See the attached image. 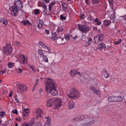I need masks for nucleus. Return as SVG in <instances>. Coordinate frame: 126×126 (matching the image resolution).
<instances>
[{"instance_id":"58836bf2","label":"nucleus","mask_w":126,"mask_h":126,"mask_svg":"<svg viewBox=\"0 0 126 126\" xmlns=\"http://www.w3.org/2000/svg\"><path fill=\"white\" fill-rule=\"evenodd\" d=\"M41 6L42 8L44 9V10L47 9V6L44 3H41Z\"/></svg>"},{"instance_id":"c85d7f7f","label":"nucleus","mask_w":126,"mask_h":126,"mask_svg":"<svg viewBox=\"0 0 126 126\" xmlns=\"http://www.w3.org/2000/svg\"><path fill=\"white\" fill-rule=\"evenodd\" d=\"M56 4V3L55 2H52L49 5V10L50 11H51V8L54 6H55V4Z\"/></svg>"},{"instance_id":"8fccbe9b","label":"nucleus","mask_w":126,"mask_h":126,"mask_svg":"<svg viewBox=\"0 0 126 126\" xmlns=\"http://www.w3.org/2000/svg\"><path fill=\"white\" fill-rule=\"evenodd\" d=\"M5 113L3 111H1L0 112V116L2 117L4 115Z\"/></svg>"},{"instance_id":"a878e982","label":"nucleus","mask_w":126,"mask_h":126,"mask_svg":"<svg viewBox=\"0 0 126 126\" xmlns=\"http://www.w3.org/2000/svg\"><path fill=\"white\" fill-rule=\"evenodd\" d=\"M103 23L104 25L107 27L110 24L111 22L109 20H105L104 21Z\"/></svg>"},{"instance_id":"09e8293b","label":"nucleus","mask_w":126,"mask_h":126,"mask_svg":"<svg viewBox=\"0 0 126 126\" xmlns=\"http://www.w3.org/2000/svg\"><path fill=\"white\" fill-rule=\"evenodd\" d=\"M62 4L63 7V8H64L66 9L67 8L68 5L67 4L64 3V5H65V6H64L63 4Z\"/></svg>"},{"instance_id":"c756f323","label":"nucleus","mask_w":126,"mask_h":126,"mask_svg":"<svg viewBox=\"0 0 126 126\" xmlns=\"http://www.w3.org/2000/svg\"><path fill=\"white\" fill-rule=\"evenodd\" d=\"M29 114V110L28 109H24V111L23 112V114L25 116H27Z\"/></svg>"},{"instance_id":"2f4dec72","label":"nucleus","mask_w":126,"mask_h":126,"mask_svg":"<svg viewBox=\"0 0 126 126\" xmlns=\"http://www.w3.org/2000/svg\"><path fill=\"white\" fill-rule=\"evenodd\" d=\"M116 102H121L122 101L123 97L119 96H116Z\"/></svg>"},{"instance_id":"f704fd0d","label":"nucleus","mask_w":126,"mask_h":126,"mask_svg":"<svg viewBox=\"0 0 126 126\" xmlns=\"http://www.w3.org/2000/svg\"><path fill=\"white\" fill-rule=\"evenodd\" d=\"M14 63L12 62H9L8 63V65L10 68H12L14 66Z\"/></svg>"},{"instance_id":"bf43d9fd","label":"nucleus","mask_w":126,"mask_h":126,"mask_svg":"<svg viewBox=\"0 0 126 126\" xmlns=\"http://www.w3.org/2000/svg\"><path fill=\"white\" fill-rule=\"evenodd\" d=\"M37 126H42L41 123L39 122H38L37 123Z\"/></svg>"},{"instance_id":"4be33fe9","label":"nucleus","mask_w":126,"mask_h":126,"mask_svg":"<svg viewBox=\"0 0 126 126\" xmlns=\"http://www.w3.org/2000/svg\"><path fill=\"white\" fill-rule=\"evenodd\" d=\"M21 58L22 59V62L23 63H27V57L24 55H21Z\"/></svg>"},{"instance_id":"aec40b11","label":"nucleus","mask_w":126,"mask_h":126,"mask_svg":"<svg viewBox=\"0 0 126 126\" xmlns=\"http://www.w3.org/2000/svg\"><path fill=\"white\" fill-rule=\"evenodd\" d=\"M115 96H111L108 97V100L110 102H116Z\"/></svg>"},{"instance_id":"9b49d317","label":"nucleus","mask_w":126,"mask_h":126,"mask_svg":"<svg viewBox=\"0 0 126 126\" xmlns=\"http://www.w3.org/2000/svg\"><path fill=\"white\" fill-rule=\"evenodd\" d=\"M10 10L12 15L14 16H16L18 10V9L17 7L14 6H13L10 8Z\"/></svg>"},{"instance_id":"0eeeda50","label":"nucleus","mask_w":126,"mask_h":126,"mask_svg":"<svg viewBox=\"0 0 126 126\" xmlns=\"http://www.w3.org/2000/svg\"><path fill=\"white\" fill-rule=\"evenodd\" d=\"M4 52L6 54L11 53L12 50L11 45L10 44H9L6 47H4Z\"/></svg>"},{"instance_id":"69168bd1","label":"nucleus","mask_w":126,"mask_h":126,"mask_svg":"<svg viewBox=\"0 0 126 126\" xmlns=\"http://www.w3.org/2000/svg\"><path fill=\"white\" fill-rule=\"evenodd\" d=\"M89 18L92 21L93 20V18L91 16L89 17Z\"/></svg>"},{"instance_id":"c9c22d12","label":"nucleus","mask_w":126,"mask_h":126,"mask_svg":"<svg viewBox=\"0 0 126 126\" xmlns=\"http://www.w3.org/2000/svg\"><path fill=\"white\" fill-rule=\"evenodd\" d=\"M100 1V0H92V3L93 4H94L96 3H98Z\"/></svg>"},{"instance_id":"864d4df0","label":"nucleus","mask_w":126,"mask_h":126,"mask_svg":"<svg viewBox=\"0 0 126 126\" xmlns=\"http://www.w3.org/2000/svg\"><path fill=\"white\" fill-rule=\"evenodd\" d=\"M94 93L96 94L97 95H100V94L99 93V91L97 89L96 90V91Z\"/></svg>"},{"instance_id":"680f3d73","label":"nucleus","mask_w":126,"mask_h":126,"mask_svg":"<svg viewBox=\"0 0 126 126\" xmlns=\"http://www.w3.org/2000/svg\"><path fill=\"white\" fill-rule=\"evenodd\" d=\"M42 25H40L39 24L37 25V27L39 28H41L42 27Z\"/></svg>"},{"instance_id":"338daca9","label":"nucleus","mask_w":126,"mask_h":126,"mask_svg":"<svg viewBox=\"0 0 126 126\" xmlns=\"http://www.w3.org/2000/svg\"><path fill=\"white\" fill-rule=\"evenodd\" d=\"M119 43V42L117 41L115 42V43H114V44L115 45H118Z\"/></svg>"},{"instance_id":"e433bc0d","label":"nucleus","mask_w":126,"mask_h":126,"mask_svg":"<svg viewBox=\"0 0 126 126\" xmlns=\"http://www.w3.org/2000/svg\"><path fill=\"white\" fill-rule=\"evenodd\" d=\"M92 39L91 37H90L89 38L88 41L87 42V43L88 45V46H89L91 44V43L92 42Z\"/></svg>"},{"instance_id":"7c9ffc66","label":"nucleus","mask_w":126,"mask_h":126,"mask_svg":"<svg viewBox=\"0 0 126 126\" xmlns=\"http://www.w3.org/2000/svg\"><path fill=\"white\" fill-rule=\"evenodd\" d=\"M94 21L96 23L95 25H99L101 23V22L97 18L95 19Z\"/></svg>"},{"instance_id":"ddd939ff","label":"nucleus","mask_w":126,"mask_h":126,"mask_svg":"<svg viewBox=\"0 0 126 126\" xmlns=\"http://www.w3.org/2000/svg\"><path fill=\"white\" fill-rule=\"evenodd\" d=\"M39 45L42 48H44L45 50H47L48 51H49L51 50L50 48L46 46V45L42 42H39Z\"/></svg>"},{"instance_id":"6e6d98bb","label":"nucleus","mask_w":126,"mask_h":126,"mask_svg":"<svg viewBox=\"0 0 126 126\" xmlns=\"http://www.w3.org/2000/svg\"><path fill=\"white\" fill-rule=\"evenodd\" d=\"M39 24L41 25H43V22L42 21V20H39Z\"/></svg>"},{"instance_id":"3c124183","label":"nucleus","mask_w":126,"mask_h":126,"mask_svg":"<svg viewBox=\"0 0 126 126\" xmlns=\"http://www.w3.org/2000/svg\"><path fill=\"white\" fill-rule=\"evenodd\" d=\"M64 38L65 39L66 41H67L69 39H70V37L68 35H67L65 36Z\"/></svg>"},{"instance_id":"39448f33","label":"nucleus","mask_w":126,"mask_h":126,"mask_svg":"<svg viewBox=\"0 0 126 126\" xmlns=\"http://www.w3.org/2000/svg\"><path fill=\"white\" fill-rule=\"evenodd\" d=\"M79 121H81L83 120H85V122H89L91 121L92 118L90 116H89L86 114H84L80 116H78L77 117Z\"/></svg>"},{"instance_id":"f257e3e1","label":"nucleus","mask_w":126,"mask_h":126,"mask_svg":"<svg viewBox=\"0 0 126 126\" xmlns=\"http://www.w3.org/2000/svg\"><path fill=\"white\" fill-rule=\"evenodd\" d=\"M46 87L45 90L49 95L56 96L58 94V92L55 89L54 81L52 79H47L46 81L44 82Z\"/></svg>"},{"instance_id":"f03ea898","label":"nucleus","mask_w":126,"mask_h":126,"mask_svg":"<svg viewBox=\"0 0 126 126\" xmlns=\"http://www.w3.org/2000/svg\"><path fill=\"white\" fill-rule=\"evenodd\" d=\"M79 92L74 88H71L67 94L68 97L73 99L79 98Z\"/></svg>"},{"instance_id":"cd10ccee","label":"nucleus","mask_w":126,"mask_h":126,"mask_svg":"<svg viewBox=\"0 0 126 126\" xmlns=\"http://www.w3.org/2000/svg\"><path fill=\"white\" fill-rule=\"evenodd\" d=\"M0 22L2 23L5 25H7L8 23L7 20L3 18H0Z\"/></svg>"},{"instance_id":"412c9836","label":"nucleus","mask_w":126,"mask_h":126,"mask_svg":"<svg viewBox=\"0 0 126 126\" xmlns=\"http://www.w3.org/2000/svg\"><path fill=\"white\" fill-rule=\"evenodd\" d=\"M54 32L53 33L51 37L52 39L54 40H56L59 35H57L56 33L55 32V30H54Z\"/></svg>"},{"instance_id":"7ed1b4c3","label":"nucleus","mask_w":126,"mask_h":126,"mask_svg":"<svg viewBox=\"0 0 126 126\" xmlns=\"http://www.w3.org/2000/svg\"><path fill=\"white\" fill-rule=\"evenodd\" d=\"M78 28L83 33L86 34L87 32L90 30V28L89 27L86 25H84L81 24H79L78 25Z\"/></svg>"},{"instance_id":"603ef678","label":"nucleus","mask_w":126,"mask_h":126,"mask_svg":"<svg viewBox=\"0 0 126 126\" xmlns=\"http://www.w3.org/2000/svg\"><path fill=\"white\" fill-rule=\"evenodd\" d=\"M78 74L80 76H83V74L82 73H81L77 71L76 75Z\"/></svg>"},{"instance_id":"c03bdc74","label":"nucleus","mask_w":126,"mask_h":126,"mask_svg":"<svg viewBox=\"0 0 126 126\" xmlns=\"http://www.w3.org/2000/svg\"><path fill=\"white\" fill-rule=\"evenodd\" d=\"M30 68L34 72H35V68L33 66L31 65L29 66Z\"/></svg>"},{"instance_id":"a211bd4d","label":"nucleus","mask_w":126,"mask_h":126,"mask_svg":"<svg viewBox=\"0 0 126 126\" xmlns=\"http://www.w3.org/2000/svg\"><path fill=\"white\" fill-rule=\"evenodd\" d=\"M21 23L22 25H28L29 26L32 25V24L28 20H23L21 22Z\"/></svg>"},{"instance_id":"423d86ee","label":"nucleus","mask_w":126,"mask_h":126,"mask_svg":"<svg viewBox=\"0 0 126 126\" xmlns=\"http://www.w3.org/2000/svg\"><path fill=\"white\" fill-rule=\"evenodd\" d=\"M18 91L19 93H24L27 90V87L26 85L23 84H20L17 87Z\"/></svg>"},{"instance_id":"1a4fd4ad","label":"nucleus","mask_w":126,"mask_h":126,"mask_svg":"<svg viewBox=\"0 0 126 126\" xmlns=\"http://www.w3.org/2000/svg\"><path fill=\"white\" fill-rule=\"evenodd\" d=\"M42 113V111L40 109H38L35 111V118L38 119L40 117H41Z\"/></svg>"},{"instance_id":"5fc2aeb1","label":"nucleus","mask_w":126,"mask_h":126,"mask_svg":"<svg viewBox=\"0 0 126 126\" xmlns=\"http://www.w3.org/2000/svg\"><path fill=\"white\" fill-rule=\"evenodd\" d=\"M12 112L14 113L17 114V110L16 109H15L12 111Z\"/></svg>"},{"instance_id":"052dcab7","label":"nucleus","mask_w":126,"mask_h":126,"mask_svg":"<svg viewBox=\"0 0 126 126\" xmlns=\"http://www.w3.org/2000/svg\"><path fill=\"white\" fill-rule=\"evenodd\" d=\"M15 100L16 101V102H19V100L17 99L16 96H15Z\"/></svg>"},{"instance_id":"49530a36","label":"nucleus","mask_w":126,"mask_h":126,"mask_svg":"<svg viewBox=\"0 0 126 126\" xmlns=\"http://www.w3.org/2000/svg\"><path fill=\"white\" fill-rule=\"evenodd\" d=\"M15 45H17L18 47L20 46V43L18 41H16L14 43Z\"/></svg>"},{"instance_id":"4c0bfd02","label":"nucleus","mask_w":126,"mask_h":126,"mask_svg":"<svg viewBox=\"0 0 126 126\" xmlns=\"http://www.w3.org/2000/svg\"><path fill=\"white\" fill-rule=\"evenodd\" d=\"M41 31L44 32H45L44 33H46L47 34V35L49 33V31L48 30H47L44 29H42Z\"/></svg>"},{"instance_id":"a19ab883","label":"nucleus","mask_w":126,"mask_h":126,"mask_svg":"<svg viewBox=\"0 0 126 126\" xmlns=\"http://www.w3.org/2000/svg\"><path fill=\"white\" fill-rule=\"evenodd\" d=\"M51 120L50 119H48L45 125H47L50 126V125Z\"/></svg>"},{"instance_id":"b1692460","label":"nucleus","mask_w":126,"mask_h":126,"mask_svg":"<svg viewBox=\"0 0 126 126\" xmlns=\"http://www.w3.org/2000/svg\"><path fill=\"white\" fill-rule=\"evenodd\" d=\"M89 122H86V123L84 124L85 126H90L94 123L95 122V120H92V119L91 121Z\"/></svg>"},{"instance_id":"13d9d810","label":"nucleus","mask_w":126,"mask_h":126,"mask_svg":"<svg viewBox=\"0 0 126 126\" xmlns=\"http://www.w3.org/2000/svg\"><path fill=\"white\" fill-rule=\"evenodd\" d=\"M80 17L82 19H84L85 17V16L84 14H83L80 16Z\"/></svg>"},{"instance_id":"a18cd8bd","label":"nucleus","mask_w":126,"mask_h":126,"mask_svg":"<svg viewBox=\"0 0 126 126\" xmlns=\"http://www.w3.org/2000/svg\"><path fill=\"white\" fill-rule=\"evenodd\" d=\"M60 18L62 20H65L66 19V17L63 16V15H61L60 16Z\"/></svg>"},{"instance_id":"6e6552de","label":"nucleus","mask_w":126,"mask_h":126,"mask_svg":"<svg viewBox=\"0 0 126 126\" xmlns=\"http://www.w3.org/2000/svg\"><path fill=\"white\" fill-rule=\"evenodd\" d=\"M62 36H59L56 40V42L58 45H61L66 43L65 40H64L63 38L61 37Z\"/></svg>"},{"instance_id":"ea45409f","label":"nucleus","mask_w":126,"mask_h":126,"mask_svg":"<svg viewBox=\"0 0 126 126\" xmlns=\"http://www.w3.org/2000/svg\"><path fill=\"white\" fill-rule=\"evenodd\" d=\"M34 11V13L35 15H37L39 14L40 11L38 9H35Z\"/></svg>"},{"instance_id":"473e14b6","label":"nucleus","mask_w":126,"mask_h":126,"mask_svg":"<svg viewBox=\"0 0 126 126\" xmlns=\"http://www.w3.org/2000/svg\"><path fill=\"white\" fill-rule=\"evenodd\" d=\"M103 75L106 78H108L109 77L108 74L106 71H103Z\"/></svg>"},{"instance_id":"de8ad7c7","label":"nucleus","mask_w":126,"mask_h":126,"mask_svg":"<svg viewBox=\"0 0 126 126\" xmlns=\"http://www.w3.org/2000/svg\"><path fill=\"white\" fill-rule=\"evenodd\" d=\"M4 71L3 70H0V74L1 75L3 74L4 73H5L6 72V69H4Z\"/></svg>"},{"instance_id":"4468645a","label":"nucleus","mask_w":126,"mask_h":126,"mask_svg":"<svg viewBox=\"0 0 126 126\" xmlns=\"http://www.w3.org/2000/svg\"><path fill=\"white\" fill-rule=\"evenodd\" d=\"M35 122V119L33 118L30 122L27 123H25V124H24L21 125V126H33V125H34Z\"/></svg>"},{"instance_id":"2eb2a0df","label":"nucleus","mask_w":126,"mask_h":126,"mask_svg":"<svg viewBox=\"0 0 126 126\" xmlns=\"http://www.w3.org/2000/svg\"><path fill=\"white\" fill-rule=\"evenodd\" d=\"M62 104V100L59 98L55 99L54 105L57 107L59 108L60 107Z\"/></svg>"},{"instance_id":"774afa93","label":"nucleus","mask_w":126,"mask_h":126,"mask_svg":"<svg viewBox=\"0 0 126 126\" xmlns=\"http://www.w3.org/2000/svg\"><path fill=\"white\" fill-rule=\"evenodd\" d=\"M124 17H123V19H124L125 20H126V15H125V16H123Z\"/></svg>"},{"instance_id":"e2e57ef3","label":"nucleus","mask_w":126,"mask_h":126,"mask_svg":"<svg viewBox=\"0 0 126 126\" xmlns=\"http://www.w3.org/2000/svg\"><path fill=\"white\" fill-rule=\"evenodd\" d=\"M13 94V93L12 92V91L11 92V93L9 94V96L10 97H12Z\"/></svg>"},{"instance_id":"79ce46f5","label":"nucleus","mask_w":126,"mask_h":126,"mask_svg":"<svg viewBox=\"0 0 126 126\" xmlns=\"http://www.w3.org/2000/svg\"><path fill=\"white\" fill-rule=\"evenodd\" d=\"M111 18L114 20H115L116 19V16L115 14L111 15Z\"/></svg>"},{"instance_id":"f8f14e48","label":"nucleus","mask_w":126,"mask_h":126,"mask_svg":"<svg viewBox=\"0 0 126 126\" xmlns=\"http://www.w3.org/2000/svg\"><path fill=\"white\" fill-rule=\"evenodd\" d=\"M15 3L16 6V7H17L18 8V10H21L22 7V5L21 0H15Z\"/></svg>"},{"instance_id":"f3484780","label":"nucleus","mask_w":126,"mask_h":126,"mask_svg":"<svg viewBox=\"0 0 126 126\" xmlns=\"http://www.w3.org/2000/svg\"><path fill=\"white\" fill-rule=\"evenodd\" d=\"M63 28L60 27H58L57 29V30L55 31V32L57 35H59L60 36H62V31Z\"/></svg>"},{"instance_id":"20e7f679","label":"nucleus","mask_w":126,"mask_h":126,"mask_svg":"<svg viewBox=\"0 0 126 126\" xmlns=\"http://www.w3.org/2000/svg\"><path fill=\"white\" fill-rule=\"evenodd\" d=\"M104 39V36L102 34H99L96 35L94 38V42L98 44L102 42Z\"/></svg>"},{"instance_id":"6ab92c4d","label":"nucleus","mask_w":126,"mask_h":126,"mask_svg":"<svg viewBox=\"0 0 126 126\" xmlns=\"http://www.w3.org/2000/svg\"><path fill=\"white\" fill-rule=\"evenodd\" d=\"M106 47L105 45L103 43H101L99 45L98 47L96 49H100L101 50L105 48Z\"/></svg>"},{"instance_id":"393cba45","label":"nucleus","mask_w":126,"mask_h":126,"mask_svg":"<svg viewBox=\"0 0 126 126\" xmlns=\"http://www.w3.org/2000/svg\"><path fill=\"white\" fill-rule=\"evenodd\" d=\"M77 71L75 70H72L70 72V76L72 77L76 75Z\"/></svg>"},{"instance_id":"9d476101","label":"nucleus","mask_w":126,"mask_h":126,"mask_svg":"<svg viewBox=\"0 0 126 126\" xmlns=\"http://www.w3.org/2000/svg\"><path fill=\"white\" fill-rule=\"evenodd\" d=\"M55 99L54 98H49L47 101V105L48 106H53L54 105Z\"/></svg>"},{"instance_id":"4d7b16f0","label":"nucleus","mask_w":126,"mask_h":126,"mask_svg":"<svg viewBox=\"0 0 126 126\" xmlns=\"http://www.w3.org/2000/svg\"><path fill=\"white\" fill-rule=\"evenodd\" d=\"M17 70H18L19 71H18V72L19 73H21L23 71L22 69L21 68L17 69Z\"/></svg>"},{"instance_id":"72a5a7b5","label":"nucleus","mask_w":126,"mask_h":126,"mask_svg":"<svg viewBox=\"0 0 126 126\" xmlns=\"http://www.w3.org/2000/svg\"><path fill=\"white\" fill-rule=\"evenodd\" d=\"M47 54L44 56L42 57L43 58V59L44 61L45 62L48 63V58L47 56Z\"/></svg>"},{"instance_id":"37998d69","label":"nucleus","mask_w":126,"mask_h":126,"mask_svg":"<svg viewBox=\"0 0 126 126\" xmlns=\"http://www.w3.org/2000/svg\"><path fill=\"white\" fill-rule=\"evenodd\" d=\"M90 89L92 90L94 92H95L96 91V90H97V89L95 88L93 86H92L90 87Z\"/></svg>"},{"instance_id":"5701e85b","label":"nucleus","mask_w":126,"mask_h":126,"mask_svg":"<svg viewBox=\"0 0 126 126\" xmlns=\"http://www.w3.org/2000/svg\"><path fill=\"white\" fill-rule=\"evenodd\" d=\"M74 107L75 105L74 102L73 101H70L69 104L68 108L71 109L73 108Z\"/></svg>"},{"instance_id":"bb28decb","label":"nucleus","mask_w":126,"mask_h":126,"mask_svg":"<svg viewBox=\"0 0 126 126\" xmlns=\"http://www.w3.org/2000/svg\"><path fill=\"white\" fill-rule=\"evenodd\" d=\"M0 22L2 23L5 25H7L8 23L7 20L3 18H0Z\"/></svg>"},{"instance_id":"0e129e2a","label":"nucleus","mask_w":126,"mask_h":126,"mask_svg":"<svg viewBox=\"0 0 126 126\" xmlns=\"http://www.w3.org/2000/svg\"><path fill=\"white\" fill-rule=\"evenodd\" d=\"M93 29L95 31H96L97 29L96 27H93Z\"/></svg>"},{"instance_id":"dca6fc26","label":"nucleus","mask_w":126,"mask_h":126,"mask_svg":"<svg viewBox=\"0 0 126 126\" xmlns=\"http://www.w3.org/2000/svg\"><path fill=\"white\" fill-rule=\"evenodd\" d=\"M45 50H44L43 51L40 49H39L38 50V53L41 57H43L48 53V51H45Z\"/></svg>"}]
</instances>
